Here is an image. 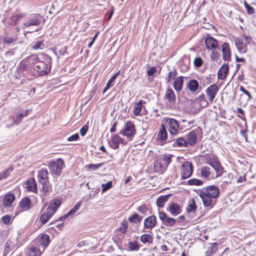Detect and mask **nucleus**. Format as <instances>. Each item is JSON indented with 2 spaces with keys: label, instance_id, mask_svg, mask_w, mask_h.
<instances>
[{
  "label": "nucleus",
  "instance_id": "obj_1",
  "mask_svg": "<svg viewBox=\"0 0 256 256\" xmlns=\"http://www.w3.org/2000/svg\"><path fill=\"white\" fill-rule=\"evenodd\" d=\"M28 60L34 64V69L38 76L48 74L50 70L52 59L50 56L44 54L30 56Z\"/></svg>",
  "mask_w": 256,
  "mask_h": 256
},
{
  "label": "nucleus",
  "instance_id": "obj_2",
  "mask_svg": "<svg viewBox=\"0 0 256 256\" xmlns=\"http://www.w3.org/2000/svg\"><path fill=\"white\" fill-rule=\"evenodd\" d=\"M219 194L218 188L212 185L200 190L198 194L202 199L204 206L212 208L215 204V199L218 197Z\"/></svg>",
  "mask_w": 256,
  "mask_h": 256
},
{
  "label": "nucleus",
  "instance_id": "obj_3",
  "mask_svg": "<svg viewBox=\"0 0 256 256\" xmlns=\"http://www.w3.org/2000/svg\"><path fill=\"white\" fill-rule=\"evenodd\" d=\"M60 204V202L58 200H54L50 202L48 206L40 218V220L42 224L44 225L48 222L56 212Z\"/></svg>",
  "mask_w": 256,
  "mask_h": 256
},
{
  "label": "nucleus",
  "instance_id": "obj_4",
  "mask_svg": "<svg viewBox=\"0 0 256 256\" xmlns=\"http://www.w3.org/2000/svg\"><path fill=\"white\" fill-rule=\"evenodd\" d=\"M119 134L126 136L128 140H132L136 134L134 124L130 121L126 122Z\"/></svg>",
  "mask_w": 256,
  "mask_h": 256
},
{
  "label": "nucleus",
  "instance_id": "obj_5",
  "mask_svg": "<svg viewBox=\"0 0 256 256\" xmlns=\"http://www.w3.org/2000/svg\"><path fill=\"white\" fill-rule=\"evenodd\" d=\"M64 166V160L59 158L50 162L48 168L52 174L59 176L61 174L62 170Z\"/></svg>",
  "mask_w": 256,
  "mask_h": 256
},
{
  "label": "nucleus",
  "instance_id": "obj_6",
  "mask_svg": "<svg viewBox=\"0 0 256 256\" xmlns=\"http://www.w3.org/2000/svg\"><path fill=\"white\" fill-rule=\"evenodd\" d=\"M250 41L251 38L246 36L237 38L235 40V44L238 51L242 54L246 53L248 50L247 46Z\"/></svg>",
  "mask_w": 256,
  "mask_h": 256
},
{
  "label": "nucleus",
  "instance_id": "obj_7",
  "mask_svg": "<svg viewBox=\"0 0 256 256\" xmlns=\"http://www.w3.org/2000/svg\"><path fill=\"white\" fill-rule=\"evenodd\" d=\"M48 174L47 170H42L38 174L39 182L42 185V190L45 192H48L49 188Z\"/></svg>",
  "mask_w": 256,
  "mask_h": 256
},
{
  "label": "nucleus",
  "instance_id": "obj_8",
  "mask_svg": "<svg viewBox=\"0 0 256 256\" xmlns=\"http://www.w3.org/2000/svg\"><path fill=\"white\" fill-rule=\"evenodd\" d=\"M193 166L192 164L188 161L185 162L181 166V176L182 180L188 178L192 175Z\"/></svg>",
  "mask_w": 256,
  "mask_h": 256
},
{
  "label": "nucleus",
  "instance_id": "obj_9",
  "mask_svg": "<svg viewBox=\"0 0 256 256\" xmlns=\"http://www.w3.org/2000/svg\"><path fill=\"white\" fill-rule=\"evenodd\" d=\"M204 44L206 48L208 50H216L218 48L219 46L218 40L210 36V34H208L205 38Z\"/></svg>",
  "mask_w": 256,
  "mask_h": 256
},
{
  "label": "nucleus",
  "instance_id": "obj_10",
  "mask_svg": "<svg viewBox=\"0 0 256 256\" xmlns=\"http://www.w3.org/2000/svg\"><path fill=\"white\" fill-rule=\"evenodd\" d=\"M206 163L210 164L215 170L216 174V177L222 175L223 172V168L220 162L216 158H208L206 160Z\"/></svg>",
  "mask_w": 256,
  "mask_h": 256
},
{
  "label": "nucleus",
  "instance_id": "obj_11",
  "mask_svg": "<svg viewBox=\"0 0 256 256\" xmlns=\"http://www.w3.org/2000/svg\"><path fill=\"white\" fill-rule=\"evenodd\" d=\"M219 90L218 86L216 84L210 86L206 90V93L208 100L212 102L216 96Z\"/></svg>",
  "mask_w": 256,
  "mask_h": 256
},
{
  "label": "nucleus",
  "instance_id": "obj_12",
  "mask_svg": "<svg viewBox=\"0 0 256 256\" xmlns=\"http://www.w3.org/2000/svg\"><path fill=\"white\" fill-rule=\"evenodd\" d=\"M158 216L162 224L166 226H172L176 222V220L168 217L166 213L162 212H159Z\"/></svg>",
  "mask_w": 256,
  "mask_h": 256
},
{
  "label": "nucleus",
  "instance_id": "obj_13",
  "mask_svg": "<svg viewBox=\"0 0 256 256\" xmlns=\"http://www.w3.org/2000/svg\"><path fill=\"white\" fill-rule=\"evenodd\" d=\"M12 115L10 116L7 120V124L9 126H12L14 124H18L22 120L24 116H26V113L24 114L22 113H12Z\"/></svg>",
  "mask_w": 256,
  "mask_h": 256
},
{
  "label": "nucleus",
  "instance_id": "obj_14",
  "mask_svg": "<svg viewBox=\"0 0 256 256\" xmlns=\"http://www.w3.org/2000/svg\"><path fill=\"white\" fill-rule=\"evenodd\" d=\"M41 16L39 14H34L30 16L28 20L24 24L25 27L32 26H39L40 24Z\"/></svg>",
  "mask_w": 256,
  "mask_h": 256
},
{
  "label": "nucleus",
  "instance_id": "obj_15",
  "mask_svg": "<svg viewBox=\"0 0 256 256\" xmlns=\"http://www.w3.org/2000/svg\"><path fill=\"white\" fill-rule=\"evenodd\" d=\"M126 144L124 139L120 138L118 134H116L112 137V143L110 144L111 148L113 149H117L119 148V144Z\"/></svg>",
  "mask_w": 256,
  "mask_h": 256
},
{
  "label": "nucleus",
  "instance_id": "obj_16",
  "mask_svg": "<svg viewBox=\"0 0 256 256\" xmlns=\"http://www.w3.org/2000/svg\"><path fill=\"white\" fill-rule=\"evenodd\" d=\"M167 210L172 216H178L182 212V208L180 206L174 202H170L167 208Z\"/></svg>",
  "mask_w": 256,
  "mask_h": 256
},
{
  "label": "nucleus",
  "instance_id": "obj_17",
  "mask_svg": "<svg viewBox=\"0 0 256 256\" xmlns=\"http://www.w3.org/2000/svg\"><path fill=\"white\" fill-rule=\"evenodd\" d=\"M222 52L224 60H230L231 57V51L230 44L228 42H224L222 46Z\"/></svg>",
  "mask_w": 256,
  "mask_h": 256
},
{
  "label": "nucleus",
  "instance_id": "obj_18",
  "mask_svg": "<svg viewBox=\"0 0 256 256\" xmlns=\"http://www.w3.org/2000/svg\"><path fill=\"white\" fill-rule=\"evenodd\" d=\"M156 218L155 216L151 215L146 218L144 220V228L152 229L155 226Z\"/></svg>",
  "mask_w": 256,
  "mask_h": 256
},
{
  "label": "nucleus",
  "instance_id": "obj_19",
  "mask_svg": "<svg viewBox=\"0 0 256 256\" xmlns=\"http://www.w3.org/2000/svg\"><path fill=\"white\" fill-rule=\"evenodd\" d=\"M82 201L78 202L74 206V207L71 210H70L68 213L65 214L64 216L60 217L58 218V220H62L63 219L66 218H68L70 216L72 217L74 215H75L76 213L80 208L82 205Z\"/></svg>",
  "mask_w": 256,
  "mask_h": 256
},
{
  "label": "nucleus",
  "instance_id": "obj_20",
  "mask_svg": "<svg viewBox=\"0 0 256 256\" xmlns=\"http://www.w3.org/2000/svg\"><path fill=\"white\" fill-rule=\"evenodd\" d=\"M30 60H22L20 64V65L18 68L19 72L22 75H27L26 71L30 68Z\"/></svg>",
  "mask_w": 256,
  "mask_h": 256
},
{
  "label": "nucleus",
  "instance_id": "obj_21",
  "mask_svg": "<svg viewBox=\"0 0 256 256\" xmlns=\"http://www.w3.org/2000/svg\"><path fill=\"white\" fill-rule=\"evenodd\" d=\"M169 125V132L171 135L176 134L178 129V124L176 120L171 118L168 122Z\"/></svg>",
  "mask_w": 256,
  "mask_h": 256
},
{
  "label": "nucleus",
  "instance_id": "obj_22",
  "mask_svg": "<svg viewBox=\"0 0 256 256\" xmlns=\"http://www.w3.org/2000/svg\"><path fill=\"white\" fill-rule=\"evenodd\" d=\"M20 206L22 210H28L32 206V200L29 198L25 197L20 202Z\"/></svg>",
  "mask_w": 256,
  "mask_h": 256
},
{
  "label": "nucleus",
  "instance_id": "obj_23",
  "mask_svg": "<svg viewBox=\"0 0 256 256\" xmlns=\"http://www.w3.org/2000/svg\"><path fill=\"white\" fill-rule=\"evenodd\" d=\"M186 141L188 144L194 146L197 142L198 135L195 130H192L186 134Z\"/></svg>",
  "mask_w": 256,
  "mask_h": 256
},
{
  "label": "nucleus",
  "instance_id": "obj_24",
  "mask_svg": "<svg viewBox=\"0 0 256 256\" xmlns=\"http://www.w3.org/2000/svg\"><path fill=\"white\" fill-rule=\"evenodd\" d=\"M14 200V196L10 192H8L3 198L2 204L4 206L8 207L12 205Z\"/></svg>",
  "mask_w": 256,
  "mask_h": 256
},
{
  "label": "nucleus",
  "instance_id": "obj_25",
  "mask_svg": "<svg viewBox=\"0 0 256 256\" xmlns=\"http://www.w3.org/2000/svg\"><path fill=\"white\" fill-rule=\"evenodd\" d=\"M164 98L170 103L174 104L176 101L175 94L171 88H168L166 90Z\"/></svg>",
  "mask_w": 256,
  "mask_h": 256
},
{
  "label": "nucleus",
  "instance_id": "obj_26",
  "mask_svg": "<svg viewBox=\"0 0 256 256\" xmlns=\"http://www.w3.org/2000/svg\"><path fill=\"white\" fill-rule=\"evenodd\" d=\"M228 64H223L218 70V79L224 80L228 72Z\"/></svg>",
  "mask_w": 256,
  "mask_h": 256
},
{
  "label": "nucleus",
  "instance_id": "obj_27",
  "mask_svg": "<svg viewBox=\"0 0 256 256\" xmlns=\"http://www.w3.org/2000/svg\"><path fill=\"white\" fill-rule=\"evenodd\" d=\"M200 88L198 82L196 80H192L186 84V88L192 92H196Z\"/></svg>",
  "mask_w": 256,
  "mask_h": 256
},
{
  "label": "nucleus",
  "instance_id": "obj_28",
  "mask_svg": "<svg viewBox=\"0 0 256 256\" xmlns=\"http://www.w3.org/2000/svg\"><path fill=\"white\" fill-rule=\"evenodd\" d=\"M184 76L177 77L174 80L173 87L176 92H180L182 89Z\"/></svg>",
  "mask_w": 256,
  "mask_h": 256
},
{
  "label": "nucleus",
  "instance_id": "obj_29",
  "mask_svg": "<svg viewBox=\"0 0 256 256\" xmlns=\"http://www.w3.org/2000/svg\"><path fill=\"white\" fill-rule=\"evenodd\" d=\"M201 176L204 178L208 179L213 178L214 176L210 170V168L208 166H203L200 170Z\"/></svg>",
  "mask_w": 256,
  "mask_h": 256
},
{
  "label": "nucleus",
  "instance_id": "obj_30",
  "mask_svg": "<svg viewBox=\"0 0 256 256\" xmlns=\"http://www.w3.org/2000/svg\"><path fill=\"white\" fill-rule=\"evenodd\" d=\"M233 118V116L229 113H216V120L224 123L227 120H230Z\"/></svg>",
  "mask_w": 256,
  "mask_h": 256
},
{
  "label": "nucleus",
  "instance_id": "obj_31",
  "mask_svg": "<svg viewBox=\"0 0 256 256\" xmlns=\"http://www.w3.org/2000/svg\"><path fill=\"white\" fill-rule=\"evenodd\" d=\"M174 142L173 146H175L176 144L178 146L180 147L182 146H186L188 145L187 141L186 139L182 137H179L176 138H174V140H170V139L168 142Z\"/></svg>",
  "mask_w": 256,
  "mask_h": 256
},
{
  "label": "nucleus",
  "instance_id": "obj_32",
  "mask_svg": "<svg viewBox=\"0 0 256 256\" xmlns=\"http://www.w3.org/2000/svg\"><path fill=\"white\" fill-rule=\"evenodd\" d=\"M160 130L158 133L157 136V138L158 141L160 142H164L167 139V132L164 126Z\"/></svg>",
  "mask_w": 256,
  "mask_h": 256
},
{
  "label": "nucleus",
  "instance_id": "obj_33",
  "mask_svg": "<svg viewBox=\"0 0 256 256\" xmlns=\"http://www.w3.org/2000/svg\"><path fill=\"white\" fill-rule=\"evenodd\" d=\"M172 194H168L164 196H160L156 200V204L158 208H163L165 203L168 200V198L172 196Z\"/></svg>",
  "mask_w": 256,
  "mask_h": 256
},
{
  "label": "nucleus",
  "instance_id": "obj_34",
  "mask_svg": "<svg viewBox=\"0 0 256 256\" xmlns=\"http://www.w3.org/2000/svg\"><path fill=\"white\" fill-rule=\"evenodd\" d=\"M166 166L164 164L162 161L159 158L157 160L154 165V170L156 172H163L166 169Z\"/></svg>",
  "mask_w": 256,
  "mask_h": 256
},
{
  "label": "nucleus",
  "instance_id": "obj_35",
  "mask_svg": "<svg viewBox=\"0 0 256 256\" xmlns=\"http://www.w3.org/2000/svg\"><path fill=\"white\" fill-rule=\"evenodd\" d=\"M146 102L142 100H140L138 102H135L134 106V112H140L143 109L146 111L144 104Z\"/></svg>",
  "mask_w": 256,
  "mask_h": 256
},
{
  "label": "nucleus",
  "instance_id": "obj_36",
  "mask_svg": "<svg viewBox=\"0 0 256 256\" xmlns=\"http://www.w3.org/2000/svg\"><path fill=\"white\" fill-rule=\"evenodd\" d=\"M50 242V236L46 234H42L39 239L40 244L44 248L46 247Z\"/></svg>",
  "mask_w": 256,
  "mask_h": 256
},
{
  "label": "nucleus",
  "instance_id": "obj_37",
  "mask_svg": "<svg viewBox=\"0 0 256 256\" xmlns=\"http://www.w3.org/2000/svg\"><path fill=\"white\" fill-rule=\"evenodd\" d=\"M26 253L29 256H40L41 255L40 249L36 247H32L28 248Z\"/></svg>",
  "mask_w": 256,
  "mask_h": 256
},
{
  "label": "nucleus",
  "instance_id": "obj_38",
  "mask_svg": "<svg viewBox=\"0 0 256 256\" xmlns=\"http://www.w3.org/2000/svg\"><path fill=\"white\" fill-rule=\"evenodd\" d=\"M26 188L29 191L36 192V184L33 179H30L27 180Z\"/></svg>",
  "mask_w": 256,
  "mask_h": 256
},
{
  "label": "nucleus",
  "instance_id": "obj_39",
  "mask_svg": "<svg viewBox=\"0 0 256 256\" xmlns=\"http://www.w3.org/2000/svg\"><path fill=\"white\" fill-rule=\"evenodd\" d=\"M172 156L170 154H164L160 156L159 159L162 161L164 164L167 168L168 164L171 162Z\"/></svg>",
  "mask_w": 256,
  "mask_h": 256
},
{
  "label": "nucleus",
  "instance_id": "obj_40",
  "mask_svg": "<svg viewBox=\"0 0 256 256\" xmlns=\"http://www.w3.org/2000/svg\"><path fill=\"white\" fill-rule=\"evenodd\" d=\"M196 99L202 107H206L208 104V101L206 100L204 94H202Z\"/></svg>",
  "mask_w": 256,
  "mask_h": 256
},
{
  "label": "nucleus",
  "instance_id": "obj_41",
  "mask_svg": "<svg viewBox=\"0 0 256 256\" xmlns=\"http://www.w3.org/2000/svg\"><path fill=\"white\" fill-rule=\"evenodd\" d=\"M14 170L12 166H10L7 170L0 172V180L6 178Z\"/></svg>",
  "mask_w": 256,
  "mask_h": 256
},
{
  "label": "nucleus",
  "instance_id": "obj_42",
  "mask_svg": "<svg viewBox=\"0 0 256 256\" xmlns=\"http://www.w3.org/2000/svg\"><path fill=\"white\" fill-rule=\"evenodd\" d=\"M196 208L195 202L194 199L191 200L189 201L188 206L186 208V212L188 213L194 212H195Z\"/></svg>",
  "mask_w": 256,
  "mask_h": 256
},
{
  "label": "nucleus",
  "instance_id": "obj_43",
  "mask_svg": "<svg viewBox=\"0 0 256 256\" xmlns=\"http://www.w3.org/2000/svg\"><path fill=\"white\" fill-rule=\"evenodd\" d=\"M142 219V217L137 214H134L128 218V220L130 222L134 224L140 222Z\"/></svg>",
  "mask_w": 256,
  "mask_h": 256
},
{
  "label": "nucleus",
  "instance_id": "obj_44",
  "mask_svg": "<svg viewBox=\"0 0 256 256\" xmlns=\"http://www.w3.org/2000/svg\"><path fill=\"white\" fill-rule=\"evenodd\" d=\"M152 236L148 234H144L140 236V241L144 244L152 243Z\"/></svg>",
  "mask_w": 256,
  "mask_h": 256
},
{
  "label": "nucleus",
  "instance_id": "obj_45",
  "mask_svg": "<svg viewBox=\"0 0 256 256\" xmlns=\"http://www.w3.org/2000/svg\"><path fill=\"white\" fill-rule=\"evenodd\" d=\"M177 72L176 70H174L172 72H170L168 73L167 77L166 78V80L168 82H170L173 80H175L176 76H177Z\"/></svg>",
  "mask_w": 256,
  "mask_h": 256
},
{
  "label": "nucleus",
  "instance_id": "obj_46",
  "mask_svg": "<svg viewBox=\"0 0 256 256\" xmlns=\"http://www.w3.org/2000/svg\"><path fill=\"white\" fill-rule=\"evenodd\" d=\"M16 37H8L5 36L3 38V42L4 44L10 45V44L16 42L17 40Z\"/></svg>",
  "mask_w": 256,
  "mask_h": 256
},
{
  "label": "nucleus",
  "instance_id": "obj_47",
  "mask_svg": "<svg viewBox=\"0 0 256 256\" xmlns=\"http://www.w3.org/2000/svg\"><path fill=\"white\" fill-rule=\"evenodd\" d=\"M19 18V16L17 14L13 15L10 20L8 21V24L10 26H14L16 24L17 21Z\"/></svg>",
  "mask_w": 256,
  "mask_h": 256
},
{
  "label": "nucleus",
  "instance_id": "obj_48",
  "mask_svg": "<svg viewBox=\"0 0 256 256\" xmlns=\"http://www.w3.org/2000/svg\"><path fill=\"white\" fill-rule=\"evenodd\" d=\"M102 164V163H100L98 164H90L86 166V168L92 170H95L101 167Z\"/></svg>",
  "mask_w": 256,
  "mask_h": 256
},
{
  "label": "nucleus",
  "instance_id": "obj_49",
  "mask_svg": "<svg viewBox=\"0 0 256 256\" xmlns=\"http://www.w3.org/2000/svg\"><path fill=\"white\" fill-rule=\"evenodd\" d=\"M212 52L210 54V59L212 61H217L220 56V53L216 50H211Z\"/></svg>",
  "mask_w": 256,
  "mask_h": 256
},
{
  "label": "nucleus",
  "instance_id": "obj_50",
  "mask_svg": "<svg viewBox=\"0 0 256 256\" xmlns=\"http://www.w3.org/2000/svg\"><path fill=\"white\" fill-rule=\"evenodd\" d=\"M129 248L131 250H137L140 248V246L136 242H130L128 243Z\"/></svg>",
  "mask_w": 256,
  "mask_h": 256
},
{
  "label": "nucleus",
  "instance_id": "obj_51",
  "mask_svg": "<svg viewBox=\"0 0 256 256\" xmlns=\"http://www.w3.org/2000/svg\"><path fill=\"white\" fill-rule=\"evenodd\" d=\"M188 184L189 185H196V186H200L202 184V182L196 179V178H192L188 180Z\"/></svg>",
  "mask_w": 256,
  "mask_h": 256
},
{
  "label": "nucleus",
  "instance_id": "obj_52",
  "mask_svg": "<svg viewBox=\"0 0 256 256\" xmlns=\"http://www.w3.org/2000/svg\"><path fill=\"white\" fill-rule=\"evenodd\" d=\"M112 181H110L107 183L102 184V192H104L110 189L112 187Z\"/></svg>",
  "mask_w": 256,
  "mask_h": 256
},
{
  "label": "nucleus",
  "instance_id": "obj_53",
  "mask_svg": "<svg viewBox=\"0 0 256 256\" xmlns=\"http://www.w3.org/2000/svg\"><path fill=\"white\" fill-rule=\"evenodd\" d=\"M194 64L196 67H200L203 64V60L200 57L196 58L194 62Z\"/></svg>",
  "mask_w": 256,
  "mask_h": 256
},
{
  "label": "nucleus",
  "instance_id": "obj_54",
  "mask_svg": "<svg viewBox=\"0 0 256 256\" xmlns=\"http://www.w3.org/2000/svg\"><path fill=\"white\" fill-rule=\"evenodd\" d=\"M244 6H245V8L248 14H253L254 13V8L252 6H250L248 4H247L246 2H245Z\"/></svg>",
  "mask_w": 256,
  "mask_h": 256
},
{
  "label": "nucleus",
  "instance_id": "obj_55",
  "mask_svg": "<svg viewBox=\"0 0 256 256\" xmlns=\"http://www.w3.org/2000/svg\"><path fill=\"white\" fill-rule=\"evenodd\" d=\"M137 210L141 214H145L148 212V208L146 205H142L138 208Z\"/></svg>",
  "mask_w": 256,
  "mask_h": 256
},
{
  "label": "nucleus",
  "instance_id": "obj_56",
  "mask_svg": "<svg viewBox=\"0 0 256 256\" xmlns=\"http://www.w3.org/2000/svg\"><path fill=\"white\" fill-rule=\"evenodd\" d=\"M26 74L28 75H22L24 78H26L27 79L31 80L32 78L34 76V75L33 72L30 70V68L27 70L26 71Z\"/></svg>",
  "mask_w": 256,
  "mask_h": 256
},
{
  "label": "nucleus",
  "instance_id": "obj_57",
  "mask_svg": "<svg viewBox=\"0 0 256 256\" xmlns=\"http://www.w3.org/2000/svg\"><path fill=\"white\" fill-rule=\"evenodd\" d=\"M240 90L243 92L248 98V100L252 98V96L250 93L247 90H246L242 86L240 87Z\"/></svg>",
  "mask_w": 256,
  "mask_h": 256
},
{
  "label": "nucleus",
  "instance_id": "obj_58",
  "mask_svg": "<svg viewBox=\"0 0 256 256\" xmlns=\"http://www.w3.org/2000/svg\"><path fill=\"white\" fill-rule=\"evenodd\" d=\"M128 228V224L126 222H122L121 226L119 228L120 232L122 234H124Z\"/></svg>",
  "mask_w": 256,
  "mask_h": 256
},
{
  "label": "nucleus",
  "instance_id": "obj_59",
  "mask_svg": "<svg viewBox=\"0 0 256 256\" xmlns=\"http://www.w3.org/2000/svg\"><path fill=\"white\" fill-rule=\"evenodd\" d=\"M88 128L87 125H84L80 130V134L82 136H84L88 130Z\"/></svg>",
  "mask_w": 256,
  "mask_h": 256
},
{
  "label": "nucleus",
  "instance_id": "obj_60",
  "mask_svg": "<svg viewBox=\"0 0 256 256\" xmlns=\"http://www.w3.org/2000/svg\"><path fill=\"white\" fill-rule=\"evenodd\" d=\"M11 220V217L8 215L4 216L2 217V221L5 224H7L10 223Z\"/></svg>",
  "mask_w": 256,
  "mask_h": 256
},
{
  "label": "nucleus",
  "instance_id": "obj_61",
  "mask_svg": "<svg viewBox=\"0 0 256 256\" xmlns=\"http://www.w3.org/2000/svg\"><path fill=\"white\" fill-rule=\"evenodd\" d=\"M114 82V81L112 80V79H111L110 78V80H108L105 88H104V89L103 90V91H102V93L103 94H104L106 91L110 88L112 86V82Z\"/></svg>",
  "mask_w": 256,
  "mask_h": 256
},
{
  "label": "nucleus",
  "instance_id": "obj_62",
  "mask_svg": "<svg viewBox=\"0 0 256 256\" xmlns=\"http://www.w3.org/2000/svg\"><path fill=\"white\" fill-rule=\"evenodd\" d=\"M156 67L152 66L150 70H147V74L148 76H152L154 75V73L156 72Z\"/></svg>",
  "mask_w": 256,
  "mask_h": 256
},
{
  "label": "nucleus",
  "instance_id": "obj_63",
  "mask_svg": "<svg viewBox=\"0 0 256 256\" xmlns=\"http://www.w3.org/2000/svg\"><path fill=\"white\" fill-rule=\"evenodd\" d=\"M79 138V136L78 134H76L74 135L68 137V140L69 142L76 140Z\"/></svg>",
  "mask_w": 256,
  "mask_h": 256
},
{
  "label": "nucleus",
  "instance_id": "obj_64",
  "mask_svg": "<svg viewBox=\"0 0 256 256\" xmlns=\"http://www.w3.org/2000/svg\"><path fill=\"white\" fill-rule=\"evenodd\" d=\"M42 44V42L41 41H38L33 46L32 48L34 50H38V49H41V46Z\"/></svg>",
  "mask_w": 256,
  "mask_h": 256
}]
</instances>
